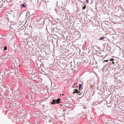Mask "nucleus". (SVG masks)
<instances>
[{"mask_svg": "<svg viewBox=\"0 0 124 124\" xmlns=\"http://www.w3.org/2000/svg\"><path fill=\"white\" fill-rule=\"evenodd\" d=\"M60 99H59L58 100H53V101L51 102L52 104H54L56 103H58L60 102Z\"/></svg>", "mask_w": 124, "mask_h": 124, "instance_id": "1", "label": "nucleus"}, {"mask_svg": "<svg viewBox=\"0 0 124 124\" xmlns=\"http://www.w3.org/2000/svg\"><path fill=\"white\" fill-rule=\"evenodd\" d=\"M74 92L72 93L73 94L75 93H80V92L78 91V90L76 89H74Z\"/></svg>", "mask_w": 124, "mask_h": 124, "instance_id": "4", "label": "nucleus"}, {"mask_svg": "<svg viewBox=\"0 0 124 124\" xmlns=\"http://www.w3.org/2000/svg\"><path fill=\"white\" fill-rule=\"evenodd\" d=\"M86 5H85L84 6L83 8V9H85V8H86Z\"/></svg>", "mask_w": 124, "mask_h": 124, "instance_id": "11", "label": "nucleus"}, {"mask_svg": "<svg viewBox=\"0 0 124 124\" xmlns=\"http://www.w3.org/2000/svg\"><path fill=\"white\" fill-rule=\"evenodd\" d=\"M7 47L6 46H5L4 47V50H7Z\"/></svg>", "mask_w": 124, "mask_h": 124, "instance_id": "10", "label": "nucleus"}, {"mask_svg": "<svg viewBox=\"0 0 124 124\" xmlns=\"http://www.w3.org/2000/svg\"><path fill=\"white\" fill-rule=\"evenodd\" d=\"M21 6H22V7H25V6L23 4Z\"/></svg>", "mask_w": 124, "mask_h": 124, "instance_id": "12", "label": "nucleus"}, {"mask_svg": "<svg viewBox=\"0 0 124 124\" xmlns=\"http://www.w3.org/2000/svg\"><path fill=\"white\" fill-rule=\"evenodd\" d=\"M104 38H105L104 37H101V38H100L99 39V40H103V39H104Z\"/></svg>", "mask_w": 124, "mask_h": 124, "instance_id": "8", "label": "nucleus"}, {"mask_svg": "<svg viewBox=\"0 0 124 124\" xmlns=\"http://www.w3.org/2000/svg\"><path fill=\"white\" fill-rule=\"evenodd\" d=\"M28 73L30 74H34L33 72V69L32 68H30L28 70Z\"/></svg>", "mask_w": 124, "mask_h": 124, "instance_id": "2", "label": "nucleus"}, {"mask_svg": "<svg viewBox=\"0 0 124 124\" xmlns=\"http://www.w3.org/2000/svg\"><path fill=\"white\" fill-rule=\"evenodd\" d=\"M108 62V60H104V61H103V62Z\"/></svg>", "mask_w": 124, "mask_h": 124, "instance_id": "13", "label": "nucleus"}, {"mask_svg": "<svg viewBox=\"0 0 124 124\" xmlns=\"http://www.w3.org/2000/svg\"><path fill=\"white\" fill-rule=\"evenodd\" d=\"M112 63H113V64H114V62H112Z\"/></svg>", "mask_w": 124, "mask_h": 124, "instance_id": "14", "label": "nucleus"}, {"mask_svg": "<svg viewBox=\"0 0 124 124\" xmlns=\"http://www.w3.org/2000/svg\"><path fill=\"white\" fill-rule=\"evenodd\" d=\"M114 60V59L113 58H111L109 60L110 61H113Z\"/></svg>", "mask_w": 124, "mask_h": 124, "instance_id": "9", "label": "nucleus"}, {"mask_svg": "<svg viewBox=\"0 0 124 124\" xmlns=\"http://www.w3.org/2000/svg\"><path fill=\"white\" fill-rule=\"evenodd\" d=\"M81 94V93H80V94H79L78 95H80V94Z\"/></svg>", "mask_w": 124, "mask_h": 124, "instance_id": "16", "label": "nucleus"}, {"mask_svg": "<svg viewBox=\"0 0 124 124\" xmlns=\"http://www.w3.org/2000/svg\"><path fill=\"white\" fill-rule=\"evenodd\" d=\"M81 84H80L79 85V89L80 90L81 88Z\"/></svg>", "mask_w": 124, "mask_h": 124, "instance_id": "6", "label": "nucleus"}, {"mask_svg": "<svg viewBox=\"0 0 124 124\" xmlns=\"http://www.w3.org/2000/svg\"><path fill=\"white\" fill-rule=\"evenodd\" d=\"M26 84H27V85L28 86H29L30 85V82H28V83H26Z\"/></svg>", "mask_w": 124, "mask_h": 124, "instance_id": "7", "label": "nucleus"}, {"mask_svg": "<svg viewBox=\"0 0 124 124\" xmlns=\"http://www.w3.org/2000/svg\"><path fill=\"white\" fill-rule=\"evenodd\" d=\"M62 95H63V94H62Z\"/></svg>", "mask_w": 124, "mask_h": 124, "instance_id": "17", "label": "nucleus"}, {"mask_svg": "<svg viewBox=\"0 0 124 124\" xmlns=\"http://www.w3.org/2000/svg\"><path fill=\"white\" fill-rule=\"evenodd\" d=\"M119 108L120 109L122 110H124V105L122 103H119Z\"/></svg>", "mask_w": 124, "mask_h": 124, "instance_id": "3", "label": "nucleus"}, {"mask_svg": "<svg viewBox=\"0 0 124 124\" xmlns=\"http://www.w3.org/2000/svg\"><path fill=\"white\" fill-rule=\"evenodd\" d=\"M18 69H16L15 70V74H16V73H18Z\"/></svg>", "mask_w": 124, "mask_h": 124, "instance_id": "5", "label": "nucleus"}, {"mask_svg": "<svg viewBox=\"0 0 124 124\" xmlns=\"http://www.w3.org/2000/svg\"><path fill=\"white\" fill-rule=\"evenodd\" d=\"M15 104H17L16 103H14Z\"/></svg>", "mask_w": 124, "mask_h": 124, "instance_id": "15", "label": "nucleus"}, {"mask_svg": "<svg viewBox=\"0 0 124 124\" xmlns=\"http://www.w3.org/2000/svg\"><path fill=\"white\" fill-rule=\"evenodd\" d=\"M14 65H15V64L14 63Z\"/></svg>", "mask_w": 124, "mask_h": 124, "instance_id": "18", "label": "nucleus"}]
</instances>
